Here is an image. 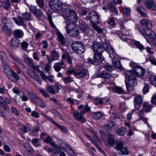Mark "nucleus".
Listing matches in <instances>:
<instances>
[{
    "instance_id": "nucleus-1",
    "label": "nucleus",
    "mask_w": 156,
    "mask_h": 156,
    "mask_svg": "<svg viewBox=\"0 0 156 156\" xmlns=\"http://www.w3.org/2000/svg\"><path fill=\"white\" fill-rule=\"evenodd\" d=\"M64 19H66V33L69 36L75 37L79 34L78 28L75 24L77 21V16L74 10H59Z\"/></svg>"
},
{
    "instance_id": "nucleus-2",
    "label": "nucleus",
    "mask_w": 156,
    "mask_h": 156,
    "mask_svg": "<svg viewBox=\"0 0 156 156\" xmlns=\"http://www.w3.org/2000/svg\"><path fill=\"white\" fill-rule=\"evenodd\" d=\"M71 47L74 52L79 55L82 54L85 51L84 45L81 42L75 41L72 44Z\"/></svg>"
},
{
    "instance_id": "nucleus-3",
    "label": "nucleus",
    "mask_w": 156,
    "mask_h": 156,
    "mask_svg": "<svg viewBox=\"0 0 156 156\" xmlns=\"http://www.w3.org/2000/svg\"><path fill=\"white\" fill-rule=\"evenodd\" d=\"M49 6L52 10H66L65 8L66 5L65 4H62V2L59 0H51L49 3Z\"/></svg>"
},
{
    "instance_id": "nucleus-4",
    "label": "nucleus",
    "mask_w": 156,
    "mask_h": 156,
    "mask_svg": "<svg viewBox=\"0 0 156 156\" xmlns=\"http://www.w3.org/2000/svg\"><path fill=\"white\" fill-rule=\"evenodd\" d=\"M89 20L92 26L98 24L100 21V18L97 12L95 11L91 12L89 14Z\"/></svg>"
},
{
    "instance_id": "nucleus-5",
    "label": "nucleus",
    "mask_w": 156,
    "mask_h": 156,
    "mask_svg": "<svg viewBox=\"0 0 156 156\" xmlns=\"http://www.w3.org/2000/svg\"><path fill=\"white\" fill-rule=\"evenodd\" d=\"M128 83L125 81V83L127 91H129V87H134L137 84V80L134 74H131L127 76Z\"/></svg>"
},
{
    "instance_id": "nucleus-6",
    "label": "nucleus",
    "mask_w": 156,
    "mask_h": 156,
    "mask_svg": "<svg viewBox=\"0 0 156 156\" xmlns=\"http://www.w3.org/2000/svg\"><path fill=\"white\" fill-rule=\"evenodd\" d=\"M88 73V71L85 69H76L74 74V75L77 78H83L86 76Z\"/></svg>"
},
{
    "instance_id": "nucleus-7",
    "label": "nucleus",
    "mask_w": 156,
    "mask_h": 156,
    "mask_svg": "<svg viewBox=\"0 0 156 156\" xmlns=\"http://www.w3.org/2000/svg\"><path fill=\"white\" fill-rule=\"evenodd\" d=\"M143 103V99L141 96H137L134 99V110L139 109L141 107V105Z\"/></svg>"
},
{
    "instance_id": "nucleus-8",
    "label": "nucleus",
    "mask_w": 156,
    "mask_h": 156,
    "mask_svg": "<svg viewBox=\"0 0 156 156\" xmlns=\"http://www.w3.org/2000/svg\"><path fill=\"white\" fill-rule=\"evenodd\" d=\"M92 48L94 51L96 53H100L103 52V49L101 44L98 42H94L92 46Z\"/></svg>"
},
{
    "instance_id": "nucleus-9",
    "label": "nucleus",
    "mask_w": 156,
    "mask_h": 156,
    "mask_svg": "<svg viewBox=\"0 0 156 156\" xmlns=\"http://www.w3.org/2000/svg\"><path fill=\"white\" fill-rule=\"evenodd\" d=\"M151 29L144 28L143 29V30L141 33L144 36H147L150 38L151 37L154 38L155 37V35L154 33L151 30Z\"/></svg>"
},
{
    "instance_id": "nucleus-10",
    "label": "nucleus",
    "mask_w": 156,
    "mask_h": 156,
    "mask_svg": "<svg viewBox=\"0 0 156 156\" xmlns=\"http://www.w3.org/2000/svg\"><path fill=\"white\" fill-rule=\"evenodd\" d=\"M51 58L47 55V58L49 63H50L54 60H57L59 57L58 53L56 51H53L51 54Z\"/></svg>"
},
{
    "instance_id": "nucleus-11",
    "label": "nucleus",
    "mask_w": 156,
    "mask_h": 156,
    "mask_svg": "<svg viewBox=\"0 0 156 156\" xmlns=\"http://www.w3.org/2000/svg\"><path fill=\"white\" fill-rule=\"evenodd\" d=\"M133 74L137 76H142L145 73V70L140 66L136 67L135 69L133 71Z\"/></svg>"
},
{
    "instance_id": "nucleus-12",
    "label": "nucleus",
    "mask_w": 156,
    "mask_h": 156,
    "mask_svg": "<svg viewBox=\"0 0 156 156\" xmlns=\"http://www.w3.org/2000/svg\"><path fill=\"white\" fill-rule=\"evenodd\" d=\"M81 112L79 113L77 111H76L73 113L74 117L76 120L80 121L81 122L84 123L85 122V120L84 117L82 116Z\"/></svg>"
},
{
    "instance_id": "nucleus-13",
    "label": "nucleus",
    "mask_w": 156,
    "mask_h": 156,
    "mask_svg": "<svg viewBox=\"0 0 156 156\" xmlns=\"http://www.w3.org/2000/svg\"><path fill=\"white\" fill-rule=\"evenodd\" d=\"M144 3L148 9H156V6L152 0H144Z\"/></svg>"
},
{
    "instance_id": "nucleus-14",
    "label": "nucleus",
    "mask_w": 156,
    "mask_h": 156,
    "mask_svg": "<svg viewBox=\"0 0 156 156\" xmlns=\"http://www.w3.org/2000/svg\"><path fill=\"white\" fill-rule=\"evenodd\" d=\"M13 19L17 25L22 26L24 27H26V25L25 24L24 22L25 20L23 18L22 16H19L17 18H13Z\"/></svg>"
},
{
    "instance_id": "nucleus-15",
    "label": "nucleus",
    "mask_w": 156,
    "mask_h": 156,
    "mask_svg": "<svg viewBox=\"0 0 156 156\" xmlns=\"http://www.w3.org/2000/svg\"><path fill=\"white\" fill-rule=\"evenodd\" d=\"M50 121L57 126L65 134H67L69 133V131L64 126H61L56 123L54 120H52L51 118H50Z\"/></svg>"
},
{
    "instance_id": "nucleus-16",
    "label": "nucleus",
    "mask_w": 156,
    "mask_h": 156,
    "mask_svg": "<svg viewBox=\"0 0 156 156\" xmlns=\"http://www.w3.org/2000/svg\"><path fill=\"white\" fill-rule=\"evenodd\" d=\"M98 77H100L105 79H110L112 77V76L110 73L102 72L97 75Z\"/></svg>"
},
{
    "instance_id": "nucleus-17",
    "label": "nucleus",
    "mask_w": 156,
    "mask_h": 156,
    "mask_svg": "<svg viewBox=\"0 0 156 156\" xmlns=\"http://www.w3.org/2000/svg\"><path fill=\"white\" fill-rule=\"evenodd\" d=\"M141 23L143 26L146 28L151 29L152 25L150 20L146 19H144L141 21Z\"/></svg>"
},
{
    "instance_id": "nucleus-18",
    "label": "nucleus",
    "mask_w": 156,
    "mask_h": 156,
    "mask_svg": "<svg viewBox=\"0 0 156 156\" xmlns=\"http://www.w3.org/2000/svg\"><path fill=\"white\" fill-rule=\"evenodd\" d=\"M58 41L60 42L62 45L64 46L66 44V39L62 34L59 32H56Z\"/></svg>"
},
{
    "instance_id": "nucleus-19",
    "label": "nucleus",
    "mask_w": 156,
    "mask_h": 156,
    "mask_svg": "<svg viewBox=\"0 0 156 156\" xmlns=\"http://www.w3.org/2000/svg\"><path fill=\"white\" fill-rule=\"evenodd\" d=\"M8 77L10 80L12 82H16L20 79L16 73L13 71L12 73V74H10V76H9Z\"/></svg>"
},
{
    "instance_id": "nucleus-20",
    "label": "nucleus",
    "mask_w": 156,
    "mask_h": 156,
    "mask_svg": "<svg viewBox=\"0 0 156 156\" xmlns=\"http://www.w3.org/2000/svg\"><path fill=\"white\" fill-rule=\"evenodd\" d=\"M11 28V26L9 23H5L3 27V30L8 35H10L12 33Z\"/></svg>"
},
{
    "instance_id": "nucleus-21",
    "label": "nucleus",
    "mask_w": 156,
    "mask_h": 156,
    "mask_svg": "<svg viewBox=\"0 0 156 156\" xmlns=\"http://www.w3.org/2000/svg\"><path fill=\"white\" fill-rule=\"evenodd\" d=\"M14 36L18 38H21L23 36L24 33L23 31L20 29H17L13 31Z\"/></svg>"
},
{
    "instance_id": "nucleus-22",
    "label": "nucleus",
    "mask_w": 156,
    "mask_h": 156,
    "mask_svg": "<svg viewBox=\"0 0 156 156\" xmlns=\"http://www.w3.org/2000/svg\"><path fill=\"white\" fill-rule=\"evenodd\" d=\"M101 53H96L95 54H94V59L96 62H101L103 60L104 58H103L101 56Z\"/></svg>"
},
{
    "instance_id": "nucleus-23",
    "label": "nucleus",
    "mask_w": 156,
    "mask_h": 156,
    "mask_svg": "<svg viewBox=\"0 0 156 156\" xmlns=\"http://www.w3.org/2000/svg\"><path fill=\"white\" fill-rule=\"evenodd\" d=\"M4 100L3 98L0 96V106L5 111H7L9 109L8 107L7 104L4 103Z\"/></svg>"
},
{
    "instance_id": "nucleus-24",
    "label": "nucleus",
    "mask_w": 156,
    "mask_h": 156,
    "mask_svg": "<svg viewBox=\"0 0 156 156\" xmlns=\"http://www.w3.org/2000/svg\"><path fill=\"white\" fill-rule=\"evenodd\" d=\"M30 77L35 80L37 81L40 84H41V81L38 75L35 72L32 73Z\"/></svg>"
},
{
    "instance_id": "nucleus-25",
    "label": "nucleus",
    "mask_w": 156,
    "mask_h": 156,
    "mask_svg": "<svg viewBox=\"0 0 156 156\" xmlns=\"http://www.w3.org/2000/svg\"><path fill=\"white\" fill-rule=\"evenodd\" d=\"M144 109L146 112H150L152 106L150 105L147 102H145L143 105Z\"/></svg>"
},
{
    "instance_id": "nucleus-26",
    "label": "nucleus",
    "mask_w": 156,
    "mask_h": 156,
    "mask_svg": "<svg viewBox=\"0 0 156 156\" xmlns=\"http://www.w3.org/2000/svg\"><path fill=\"white\" fill-rule=\"evenodd\" d=\"M126 133V129L122 127L118 129L116 131L117 134L120 136H123Z\"/></svg>"
},
{
    "instance_id": "nucleus-27",
    "label": "nucleus",
    "mask_w": 156,
    "mask_h": 156,
    "mask_svg": "<svg viewBox=\"0 0 156 156\" xmlns=\"http://www.w3.org/2000/svg\"><path fill=\"white\" fill-rule=\"evenodd\" d=\"M112 64L115 68L118 69H121L122 67L121 65L120 61L116 60L115 59H112Z\"/></svg>"
},
{
    "instance_id": "nucleus-28",
    "label": "nucleus",
    "mask_w": 156,
    "mask_h": 156,
    "mask_svg": "<svg viewBox=\"0 0 156 156\" xmlns=\"http://www.w3.org/2000/svg\"><path fill=\"white\" fill-rule=\"evenodd\" d=\"M62 79L66 85L73 81V78L70 76L62 77Z\"/></svg>"
},
{
    "instance_id": "nucleus-29",
    "label": "nucleus",
    "mask_w": 156,
    "mask_h": 156,
    "mask_svg": "<svg viewBox=\"0 0 156 156\" xmlns=\"http://www.w3.org/2000/svg\"><path fill=\"white\" fill-rule=\"evenodd\" d=\"M92 115L93 118L97 119L101 118L103 114L100 112H93Z\"/></svg>"
},
{
    "instance_id": "nucleus-30",
    "label": "nucleus",
    "mask_w": 156,
    "mask_h": 156,
    "mask_svg": "<svg viewBox=\"0 0 156 156\" xmlns=\"http://www.w3.org/2000/svg\"><path fill=\"white\" fill-rule=\"evenodd\" d=\"M11 44L13 46H18L20 44V40L19 39L15 38L12 39L11 41Z\"/></svg>"
},
{
    "instance_id": "nucleus-31",
    "label": "nucleus",
    "mask_w": 156,
    "mask_h": 156,
    "mask_svg": "<svg viewBox=\"0 0 156 156\" xmlns=\"http://www.w3.org/2000/svg\"><path fill=\"white\" fill-rule=\"evenodd\" d=\"M113 91L119 94H122L124 93V90L120 87H116L113 88Z\"/></svg>"
},
{
    "instance_id": "nucleus-32",
    "label": "nucleus",
    "mask_w": 156,
    "mask_h": 156,
    "mask_svg": "<svg viewBox=\"0 0 156 156\" xmlns=\"http://www.w3.org/2000/svg\"><path fill=\"white\" fill-rule=\"evenodd\" d=\"M25 61L27 65L30 67L32 68L34 65L33 60L30 58H25Z\"/></svg>"
},
{
    "instance_id": "nucleus-33",
    "label": "nucleus",
    "mask_w": 156,
    "mask_h": 156,
    "mask_svg": "<svg viewBox=\"0 0 156 156\" xmlns=\"http://www.w3.org/2000/svg\"><path fill=\"white\" fill-rule=\"evenodd\" d=\"M4 71L5 73L8 76H10V74H12L13 71L11 70L9 66H8L4 67Z\"/></svg>"
},
{
    "instance_id": "nucleus-34",
    "label": "nucleus",
    "mask_w": 156,
    "mask_h": 156,
    "mask_svg": "<svg viewBox=\"0 0 156 156\" xmlns=\"http://www.w3.org/2000/svg\"><path fill=\"white\" fill-rule=\"evenodd\" d=\"M51 85L52 87L53 90L55 91L54 94L58 93L60 90L59 84L58 83H55L54 85Z\"/></svg>"
},
{
    "instance_id": "nucleus-35",
    "label": "nucleus",
    "mask_w": 156,
    "mask_h": 156,
    "mask_svg": "<svg viewBox=\"0 0 156 156\" xmlns=\"http://www.w3.org/2000/svg\"><path fill=\"white\" fill-rule=\"evenodd\" d=\"M23 18L25 21H28L31 20V16L30 13L26 12L23 14L22 15Z\"/></svg>"
},
{
    "instance_id": "nucleus-36",
    "label": "nucleus",
    "mask_w": 156,
    "mask_h": 156,
    "mask_svg": "<svg viewBox=\"0 0 156 156\" xmlns=\"http://www.w3.org/2000/svg\"><path fill=\"white\" fill-rule=\"evenodd\" d=\"M54 68L56 72H58L62 69V66L61 65L60 62H57L55 64Z\"/></svg>"
},
{
    "instance_id": "nucleus-37",
    "label": "nucleus",
    "mask_w": 156,
    "mask_h": 156,
    "mask_svg": "<svg viewBox=\"0 0 156 156\" xmlns=\"http://www.w3.org/2000/svg\"><path fill=\"white\" fill-rule=\"evenodd\" d=\"M29 45L28 43L25 41H23L21 43V46L23 50L26 51Z\"/></svg>"
},
{
    "instance_id": "nucleus-38",
    "label": "nucleus",
    "mask_w": 156,
    "mask_h": 156,
    "mask_svg": "<svg viewBox=\"0 0 156 156\" xmlns=\"http://www.w3.org/2000/svg\"><path fill=\"white\" fill-rule=\"evenodd\" d=\"M80 28L83 31L87 32V26L84 23H80L79 24Z\"/></svg>"
},
{
    "instance_id": "nucleus-39",
    "label": "nucleus",
    "mask_w": 156,
    "mask_h": 156,
    "mask_svg": "<svg viewBox=\"0 0 156 156\" xmlns=\"http://www.w3.org/2000/svg\"><path fill=\"white\" fill-rule=\"evenodd\" d=\"M31 12L37 17H41L43 16V13L41 10H31Z\"/></svg>"
},
{
    "instance_id": "nucleus-40",
    "label": "nucleus",
    "mask_w": 156,
    "mask_h": 156,
    "mask_svg": "<svg viewBox=\"0 0 156 156\" xmlns=\"http://www.w3.org/2000/svg\"><path fill=\"white\" fill-rule=\"evenodd\" d=\"M90 111V108L89 107L87 104L86 105L84 106V108L83 110L81 111V113L82 115H84V114Z\"/></svg>"
},
{
    "instance_id": "nucleus-41",
    "label": "nucleus",
    "mask_w": 156,
    "mask_h": 156,
    "mask_svg": "<svg viewBox=\"0 0 156 156\" xmlns=\"http://www.w3.org/2000/svg\"><path fill=\"white\" fill-rule=\"evenodd\" d=\"M115 123L114 122L112 121H110L105 125V126L108 130H110L112 129L115 126Z\"/></svg>"
},
{
    "instance_id": "nucleus-42",
    "label": "nucleus",
    "mask_w": 156,
    "mask_h": 156,
    "mask_svg": "<svg viewBox=\"0 0 156 156\" xmlns=\"http://www.w3.org/2000/svg\"><path fill=\"white\" fill-rule=\"evenodd\" d=\"M46 88L47 91L48 92L52 94H54V93H55V91L53 90V88L51 85L49 86L48 85H47Z\"/></svg>"
},
{
    "instance_id": "nucleus-43",
    "label": "nucleus",
    "mask_w": 156,
    "mask_h": 156,
    "mask_svg": "<svg viewBox=\"0 0 156 156\" xmlns=\"http://www.w3.org/2000/svg\"><path fill=\"white\" fill-rule=\"evenodd\" d=\"M94 99L95 101V104L96 105H98L99 104L102 105L104 103L103 100L101 98H94Z\"/></svg>"
},
{
    "instance_id": "nucleus-44",
    "label": "nucleus",
    "mask_w": 156,
    "mask_h": 156,
    "mask_svg": "<svg viewBox=\"0 0 156 156\" xmlns=\"http://www.w3.org/2000/svg\"><path fill=\"white\" fill-rule=\"evenodd\" d=\"M97 25H92V27L98 33H101L102 32V30Z\"/></svg>"
},
{
    "instance_id": "nucleus-45",
    "label": "nucleus",
    "mask_w": 156,
    "mask_h": 156,
    "mask_svg": "<svg viewBox=\"0 0 156 156\" xmlns=\"http://www.w3.org/2000/svg\"><path fill=\"white\" fill-rule=\"evenodd\" d=\"M39 91L42 94L45 98L49 97L48 94L44 89H40Z\"/></svg>"
},
{
    "instance_id": "nucleus-46",
    "label": "nucleus",
    "mask_w": 156,
    "mask_h": 156,
    "mask_svg": "<svg viewBox=\"0 0 156 156\" xmlns=\"http://www.w3.org/2000/svg\"><path fill=\"white\" fill-rule=\"evenodd\" d=\"M135 45L140 50H143L144 49V46L141 44L139 41H136L134 43Z\"/></svg>"
},
{
    "instance_id": "nucleus-47",
    "label": "nucleus",
    "mask_w": 156,
    "mask_h": 156,
    "mask_svg": "<svg viewBox=\"0 0 156 156\" xmlns=\"http://www.w3.org/2000/svg\"><path fill=\"white\" fill-rule=\"evenodd\" d=\"M123 145V143L121 142H118L116 144V148L117 150H121L122 148Z\"/></svg>"
},
{
    "instance_id": "nucleus-48",
    "label": "nucleus",
    "mask_w": 156,
    "mask_h": 156,
    "mask_svg": "<svg viewBox=\"0 0 156 156\" xmlns=\"http://www.w3.org/2000/svg\"><path fill=\"white\" fill-rule=\"evenodd\" d=\"M107 9L110 10H116L115 5L112 2H110L108 4Z\"/></svg>"
},
{
    "instance_id": "nucleus-49",
    "label": "nucleus",
    "mask_w": 156,
    "mask_h": 156,
    "mask_svg": "<svg viewBox=\"0 0 156 156\" xmlns=\"http://www.w3.org/2000/svg\"><path fill=\"white\" fill-rule=\"evenodd\" d=\"M150 81L152 84L154 85L156 83V76L154 75H151L149 78Z\"/></svg>"
},
{
    "instance_id": "nucleus-50",
    "label": "nucleus",
    "mask_w": 156,
    "mask_h": 156,
    "mask_svg": "<svg viewBox=\"0 0 156 156\" xmlns=\"http://www.w3.org/2000/svg\"><path fill=\"white\" fill-rule=\"evenodd\" d=\"M36 2L39 6L41 9H43L44 5V0H37Z\"/></svg>"
},
{
    "instance_id": "nucleus-51",
    "label": "nucleus",
    "mask_w": 156,
    "mask_h": 156,
    "mask_svg": "<svg viewBox=\"0 0 156 156\" xmlns=\"http://www.w3.org/2000/svg\"><path fill=\"white\" fill-rule=\"evenodd\" d=\"M40 98L36 94H31L30 96V99L33 100L35 102H37Z\"/></svg>"
},
{
    "instance_id": "nucleus-52",
    "label": "nucleus",
    "mask_w": 156,
    "mask_h": 156,
    "mask_svg": "<svg viewBox=\"0 0 156 156\" xmlns=\"http://www.w3.org/2000/svg\"><path fill=\"white\" fill-rule=\"evenodd\" d=\"M10 56L11 58L15 61H17L19 63H21L22 62L21 60L17 57H16L14 54H10Z\"/></svg>"
},
{
    "instance_id": "nucleus-53",
    "label": "nucleus",
    "mask_w": 156,
    "mask_h": 156,
    "mask_svg": "<svg viewBox=\"0 0 156 156\" xmlns=\"http://www.w3.org/2000/svg\"><path fill=\"white\" fill-rule=\"evenodd\" d=\"M109 45L107 43H103L102 45H101V46L103 49V52L104 50H106V51H108L109 49L108 45Z\"/></svg>"
},
{
    "instance_id": "nucleus-54",
    "label": "nucleus",
    "mask_w": 156,
    "mask_h": 156,
    "mask_svg": "<svg viewBox=\"0 0 156 156\" xmlns=\"http://www.w3.org/2000/svg\"><path fill=\"white\" fill-rule=\"evenodd\" d=\"M112 135L111 134H108V135L109 139L108 141V144L110 145H112L114 143V140L113 139V138L112 137H112Z\"/></svg>"
},
{
    "instance_id": "nucleus-55",
    "label": "nucleus",
    "mask_w": 156,
    "mask_h": 156,
    "mask_svg": "<svg viewBox=\"0 0 156 156\" xmlns=\"http://www.w3.org/2000/svg\"><path fill=\"white\" fill-rule=\"evenodd\" d=\"M62 147L63 149L66 152L68 151L69 149L71 148L70 147L68 144H64L62 145Z\"/></svg>"
},
{
    "instance_id": "nucleus-56",
    "label": "nucleus",
    "mask_w": 156,
    "mask_h": 156,
    "mask_svg": "<svg viewBox=\"0 0 156 156\" xmlns=\"http://www.w3.org/2000/svg\"><path fill=\"white\" fill-rule=\"evenodd\" d=\"M120 150L124 155H126L129 154L128 151L126 147H123Z\"/></svg>"
},
{
    "instance_id": "nucleus-57",
    "label": "nucleus",
    "mask_w": 156,
    "mask_h": 156,
    "mask_svg": "<svg viewBox=\"0 0 156 156\" xmlns=\"http://www.w3.org/2000/svg\"><path fill=\"white\" fill-rule=\"evenodd\" d=\"M20 96L23 101H25L28 100L27 97L25 95L23 92H22L21 94H20Z\"/></svg>"
},
{
    "instance_id": "nucleus-58",
    "label": "nucleus",
    "mask_w": 156,
    "mask_h": 156,
    "mask_svg": "<svg viewBox=\"0 0 156 156\" xmlns=\"http://www.w3.org/2000/svg\"><path fill=\"white\" fill-rule=\"evenodd\" d=\"M10 5V1L9 0H7L5 2L4 7L5 9H7L9 7Z\"/></svg>"
},
{
    "instance_id": "nucleus-59",
    "label": "nucleus",
    "mask_w": 156,
    "mask_h": 156,
    "mask_svg": "<svg viewBox=\"0 0 156 156\" xmlns=\"http://www.w3.org/2000/svg\"><path fill=\"white\" fill-rule=\"evenodd\" d=\"M144 114V111L143 110H140L138 112V114L139 116V119L142 120L144 119L143 116Z\"/></svg>"
},
{
    "instance_id": "nucleus-60",
    "label": "nucleus",
    "mask_w": 156,
    "mask_h": 156,
    "mask_svg": "<svg viewBox=\"0 0 156 156\" xmlns=\"http://www.w3.org/2000/svg\"><path fill=\"white\" fill-rule=\"evenodd\" d=\"M108 23L109 24L112 25L113 26H115V24L113 18H111L108 20Z\"/></svg>"
},
{
    "instance_id": "nucleus-61",
    "label": "nucleus",
    "mask_w": 156,
    "mask_h": 156,
    "mask_svg": "<svg viewBox=\"0 0 156 156\" xmlns=\"http://www.w3.org/2000/svg\"><path fill=\"white\" fill-rule=\"evenodd\" d=\"M36 102L37 103L38 105L39 106H40L42 108H44L45 107V105L43 103L41 100L40 98L38 99Z\"/></svg>"
},
{
    "instance_id": "nucleus-62",
    "label": "nucleus",
    "mask_w": 156,
    "mask_h": 156,
    "mask_svg": "<svg viewBox=\"0 0 156 156\" xmlns=\"http://www.w3.org/2000/svg\"><path fill=\"white\" fill-rule=\"evenodd\" d=\"M11 111L12 113L15 115L17 116L19 115V113L17 109L15 107H12Z\"/></svg>"
},
{
    "instance_id": "nucleus-63",
    "label": "nucleus",
    "mask_w": 156,
    "mask_h": 156,
    "mask_svg": "<svg viewBox=\"0 0 156 156\" xmlns=\"http://www.w3.org/2000/svg\"><path fill=\"white\" fill-rule=\"evenodd\" d=\"M67 154L71 156H74L75 155V153L74 151L71 148L69 149L68 151L67 152Z\"/></svg>"
},
{
    "instance_id": "nucleus-64",
    "label": "nucleus",
    "mask_w": 156,
    "mask_h": 156,
    "mask_svg": "<svg viewBox=\"0 0 156 156\" xmlns=\"http://www.w3.org/2000/svg\"><path fill=\"white\" fill-rule=\"evenodd\" d=\"M61 151V149L59 147L55 148L52 150L51 152L54 154L58 153Z\"/></svg>"
}]
</instances>
